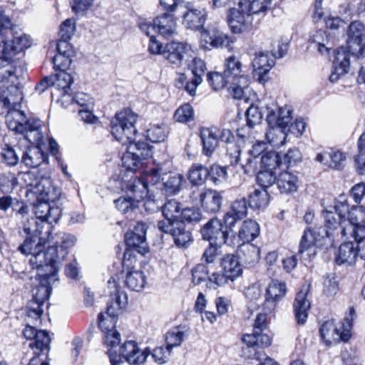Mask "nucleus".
Listing matches in <instances>:
<instances>
[{
	"label": "nucleus",
	"mask_w": 365,
	"mask_h": 365,
	"mask_svg": "<svg viewBox=\"0 0 365 365\" xmlns=\"http://www.w3.org/2000/svg\"><path fill=\"white\" fill-rule=\"evenodd\" d=\"M44 241V237L38 240H27L18 247V250L23 255H31L29 263L33 269H37L38 284L33 289L34 297L30 302H36L41 305H43L50 296L51 284L58 281L59 270L56 265L47 263V261L56 262L53 256L57 253V250L55 247H51L47 253H43L42 245Z\"/></svg>",
	"instance_id": "f257e3e1"
},
{
	"label": "nucleus",
	"mask_w": 365,
	"mask_h": 365,
	"mask_svg": "<svg viewBox=\"0 0 365 365\" xmlns=\"http://www.w3.org/2000/svg\"><path fill=\"white\" fill-rule=\"evenodd\" d=\"M34 204L35 218L29 220L24 226L25 233L29 235L25 240L44 237L43 245L49 242L51 234L50 225L57 222L61 215V209L55 204L51 205L46 201L34 198L30 200Z\"/></svg>",
	"instance_id": "f03ea898"
},
{
	"label": "nucleus",
	"mask_w": 365,
	"mask_h": 365,
	"mask_svg": "<svg viewBox=\"0 0 365 365\" xmlns=\"http://www.w3.org/2000/svg\"><path fill=\"white\" fill-rule=\"evenodd\" d=\"M30 45L27 36L14 27L7 16L0 13V59L9 62Z\"/></svg>",
	"instance_id": "7ed1b4c3"
},
{
	"label": "nucleus",
	"mask_w": 365,
	"mask_h": 365,
	"mask_svg": "<svg viewBox=\"0 0 365 365\" xmlns=\"http://www.w3.org/2000/svg\"><path fill=\"white\" fill-rule=\"evenodd\" d=\"M118 279V276L115 275L108 280V294L110 302L106 312L98 316V327L104 334L115 330L117 317L128 302L126 294L119 289L117 284Z\"/></svg>",
	"instance_id": "20e7f679"
},
{
	"label": "nucleus",
	"mask_w": 365,
	"mask_h": 365,
	"mask_svg": "<svg viewBox=\"0 0 365 365\" xmlns=\"http://www.w3.org/2000/svg\"><path fill=\"white\" fill-rule=\"evenodd\" d=\"M6 122L9 130L25 135L29 142H38L42 138L39 132L41 122L38 120H27L25 114L19 110H12L6 115Z\"/></svg>",
	"instance_id": "39448f33"
},
{
	"label": "nucleus",
	"mask_w": 365,
	"mask_h": 365,
	"mask_svg": "<svg viewBox=\"0 0 365 365\" xmlns=\"http://www.w3.org/2000/svg\"><path fill=\"white\" fill-rule=\"evenodd\" d=\"M138 117L132 110L127 108L117 113L115 120L111 122V134L123 145L135 140V123Z\"/></svg>",
	"instance_id": "423d86ee"
},
{
	"label": "nucleus",
	"mask_w": 365,
	"mask_h": 365,
	"mask_svg": "<svg viewBox=\"0 0 365 365\" xmlns=\"http://www.w3.org/2000/svg\"><path fill=\"white\" fill-rule=\"evenodd\" d=\"M331 231L322 226L304 230L299 243L298 255L303 260H311L317 254V248L324 245Z\"/></svg>",
	"instance_id": "0eeeda50"
},
{
	"label": "nucleus",
	"mask_w": 365,
	"mask_h": 365,
	"mask_svg": "<svg viewBox=\"0 0 365 365\" xmlns=\"http://www.w3.org/2000/svg\"><path fill=\"white\" fill-rule=\"evenodd\" d=\"M126 145L127 151L122 156L123 166L126 170L134 173L143 165L142 160L152 157L153 146L140 140L128 142Z\"/></svg>",
	"instance_id": "6e6552de"
},
{
	"label": "nucleus",
	"mask_w": 365,
	"mask_h": 365,
	"mask_svg": "<svg viewBox=\"0 0 365 365\" xmlns=\"http://www.w3.org/2000/svg\"><path fill=\"white\" fill-rule=\"evenodd\" d=\"M122 189L130 192L131 195L128 197H119L114 203L119 211L126 213L138 207V203L145 196V189L143 184L135 177H131L129 180L125 181L122 185Z\"/></svg>",
	"instance_id": "1a4fd4ad"
},
{
	"label": "nucleus",
	"mask_w": 365,
	"mask_h": 365,
	"mask_svg": "<svg viewBox=\"0 0 365 365\" xmlns=\"http://www.w3.org/2000/svg\"><path fill=\"white\" fill-rule=\"evenodd\" d=\"M140 30L146 35H152V33L157 32L160 36L168 38L175 34L177 24L173 14H164L157 16L153 21H142L140 23Z\"/></svg>",
	"instance_id": "9d476101"
},
{
	"label": "nucleus",
	"mask_w": 365,
	"mask_h": 365,
	"mask_svg": "<svg viewBox=\"0 0 365 365\" xmlns=\"http://www.w3.org/2000/svg\"><path fill=\"white\" fill-rule=\"evenodd\" d=\"M229 227L225 224L224 219L220 220L216 217L210 219L200 229V234L203 240L209 241L210 243H215L216 245H222L228 242Z\"/></svg>",
	"instance_id": "9b49d317"
},
{
	"label": "nucleus",
	"mask_w": 365,
	"mask_h": 365,
	"mask_svg": "<svg viewBox=\"0 0 365 365\" xmlns=\"http://www.w3.org/2000/svg\"><path fill=\"white\" fill-rule=\"evenodd\" d=\"M351 323L346 319L343 323L335 324L334 320L325 322L320 328L321 337L327 343L347 341L351 336Z\"/></svg>",
	"instance_id": "f8f14e48"
},
{
	"label": "nucleus",
	"mask_w": 365,
	"mask_h": 365,
	"mask_svg": "<svg viewBox=\"0 0 365 365\" xmlns=\"http://www.w3.org/2000/svg\"><path fill=\"white\" fill-rule=\"evenodd\" d=\"M158 228L162 232L170 234L175 245L180 248H187L193 241L192 233L182 221H159Z\"/></svg>",
	"instance_id": "ddd939ff"
},
{
	"label": "nucleus",
	"mask_w": 365,
	"mask_h": 365,
	"mask_svg": "<svg viewBox=\"0 0 365 365\" xmlns=\"http://www.w3.org/2000/svg\"><path fill=\"white\" fill-rule=\"evenodd\" d=\"M347 48L348 54L363 56L365 55V26L359 21L351 22L347 31Z\"/></svg>",
	"instance_id": "4468645a"
},
{
	"label": "nucleus",
	"mask_w": 365,
	"mask_h": 365,
	"mask_svg": "<svg viewBox=\"0 0 365 365\" xmlns=\"http://www.w3.org/2000/svg\"><path fill=\"white\" fill-rule=\"evenodd\" d=\"M243 6V4L240 0L237 7L230 9L227 22L233 33L241 34L255 26L253 18L249 15V12Z\"/></svg>",
	"instance_id": "2eb2a0df"
},
{
	"label": "nucleus",
	"mask_w": 365,
	"mask_h": 365,
	"mask_svg": "<svg viewBox=\"0 0 365 365\" xmlns=\"http://www.w3.org/2000/svg\"><path fill=\"white\" fill-rule=\"evenodd\" d=\"M334 210L335 212L327 210L323 212L325 227L331 232L346 221V216L349 211V205L347 197L344 195H339L336 200Z\"/></svg>",
	"instance_id": "dca6fc26"
},
{
	"label": "nucleus",
	"mask_w": 365,
	"mask_h": 365,
	"mask_svg": "<svg viewBox=\"0 0 365 365\" xmlns=\"http://www.w3.org/2000/svg\"><path fill=\"white\" fill-rule=\"evenodd\" d=\"M177 16L182 18V24L188 29H198L202 28L206 21L207 12L203 9L195 8L191 3L178 6Z\"/></svg>",
	"instance_id": "f3484780"
},
{
	"label": "nucleus",
	"mask_w": 365,
	"mask_h": 365,
	"mask_svg": "<svg viewBox=\"0 0 365 365\" xmlns=\"http://www.w3.org/2000/svg\"><path fill=\"white\" fill-rule=\"evenodd\" d=\"M351 236L357 242H365V207L353 206L346 213Z\"/></svg>",
	"instance_id": "a211bd4d"
},
{
	"label": "nucleus",
	"mask_w": 365,
	"mask_h": 365,
	"mask_svg": "<svg viewBox=\"0 0 365 365\" xmlns=\"http://www.w3.org/2000/svg\"><path fill=\"white\" fill-rule=\"evenodd\" d=\"M76 242V238L75 236L68 234V233H59L56 235L55 237V242L53 245H49L46 250H44L45 245L48 243L46 242L43 247L42 252L43 253H47L48 250L51 247H55L57 250V253L53 256V259L58 260L56 262H48V264H55L57 268L59 269L61 265L62 261L64 259L68 252L66 251L67 249L73 247Z\"/></svg>",
	"instance_id": "6ab92c4d"
},
{
	"label": "nucleus",
	"mask_w": 365,
	"mask_h": 365,
	"mask_svg": "<svg viewBox=\"0 0 365 365\" xmlns=\"http://www.w3.org/2000/svg\"><path fill=\"white\" fill-rule=\"evenodd\" d=\"M119 354L116 353V355L120 356L123 361L124 359L133 365L143 364L149 355V350L148 349L144 350L140 349L138 344L132 340L127 341L123 344L119 348Z\"/></svg>",
	"instance_id": "aec40b11"
},
{
	"label": "nucleus",
	"mask_w": 365,
	"mask_h": 365,
	"mask_svg": "<svg viewBox=\"0 0 365 365\" xmlns=\"http://www.w3.org/2000/svg\"><path fill=\"white\" fill-rule=\"evenodd\" d=\"M119 354L116 353V355L120 356L123 361L124 359L133 365L143 364L149 355V350L148 349L144 350L140 349L138 344L132 340L127 341L123 344L119 348Z\"/></svg>",
	"instance_id": "412c9836"
},
{
	"label": "nucleus",
	"mask_w": 365,
	"mask_h": 365,
	"mask_svg": "<svg viewBox=\"0 0 365 365\" xmlns=\"http://www.w3.org/2000/svg\"><path fill=\"white\" fill-rule=\"evenodd\" d=\"M22 184L25 185V195L28 200H34L37 194L42 192L43 189L48 182V178H39L33 171L22 173L19 175Z\"/></svg>",
	"instance_id": "4be33fe9"
},
{
	"label": "nucleus",
	"mask_w": 365,
	"mask_h": 365,
	"mask_svg": "<svg viewBox=\"0 0 365 365\" xmlns=\"http://www.w3.org/2000/svg\"><path fill=\"white\" fill-rule=\"evenodd\" d=\"M286 283L279 280H272L266 290V298L263 304L264 310L271 312L276 307L277 303L282 300L287 294Z\"/></svg>",
	"instance_id": "5701e85b"
},
{
	"label": "nucleus",
	"mask_w": 365,
	"mask_h": 365,
	"mask_svg": "<svg viewBox=\"0 0 365 365\" xmlns=\"http://www.w3.org/2000/svg\"><path fill=\"white\" fill-rule=\"evenodd\" d=\"M201 40L206 48L227 47L230 45L229 36L218 29L209 28L201 33Z\"/></svg>",
	"instance_id": "b1692460"
},
{
	"label": "nucleus",
	"mask_w": 365,
	"mask_h": 365,
	"mask_svg": "<svg viewBox=\"0 0 365 365\" xmlns=\"http://www.w3.org/2000/svg\"><path fill=\"white\" fill-rule=\"evenodd\" d=\"M358 243V247L355 248L353 242H348L340 245L335 257V261L339 265L351 266L354 264L359 252H364L365 247H361Z\"/></svg>",
	"instance_id": "393cba45"
},
{
	"label": "nucleus",
	"mask_w": 365,
	"mask_h": 365,
	"mask_svg": "<svg viewBox=\"0 0 365 365\" xmlns=\"http://www.w3.org/2000/svg\"><path fill=\"white\" fill-rule=\"evenodd\" d=\"M349 58V54L344 47H340L336 51L333 62L334 71L329 76L330 82L336 83L341 76L348 72L350 65Z\"/></svg>",
	"instance_id": "a878e982"
},
{
	"label": "nucleus",
	"mask_w": 365,
	"mask_h": 365,
	"mask_svg": "<svg viewBox=\"0 0 365 365\" xmlns=\"http://www.w3.org/2000/svg\"><path fill=\"white\" fill-rule=\"evenodd\" d=\"M247 215V203L245 197L235 200L231 205L230 210L224 215V222L232 230L238 220Z\"/></svg>",
	"instance_id": "bb28decb"
},
{
	"label": "nucleus",
	"mask_w": 365,
	"mask_h": 365,
	"mask_svg": "<svg viewBox=\"0 0 365 365\" xmlns=\"http://www.w3.org/2000/svg\"><path fill=\"white\" fill-rule=\"evenodd\" d=\"M267 122L269 126L289 125L292 121V111L290 109L284 108H278L277 106L266 107Z\"/></svg>",
	"instance_id": "cd10ccee"
},
{
	"label": "nucleus",
	"mask_w": 365,
	"mask_h": 365,
	"mask_svg": "<svg viewBox=\"0 0 365 365\" xmlns=\"http://www.w3.org/2000/svg\"><path fill=\"white\" fill-rule=\"evenodd\" d=\"M188 66L191 70L193 77L190 80V83H186L185 91L190 96H194L197 87L202 83V76L205 73L206 66L204 61L197 57L192 58L188 63Z\"/></svg>",
	"instance_id": "c85d7f7f"
},
{
	"label": "nucleus",
	"mask_w": 365,
	"mask_h": 365,
	"mask_svg": "<svg viewBox=\"0 0 365 365\" xmlns=\"http://www.w3.org/2000/svg\"><path fill=\"white\" fill-rule=\"evenodd\" d=\"M244 9L249 12L253 18L255 26H257L262 18H263L272 6L271 0H241Z\"/></svg>",
	"instance_id": "c756f323"
},
{
	"label": "nucleus",
	"mask_w": 365,
	"mask_h": 365,
	"mask_svg": "<svg viewBox=\"0 0 365 365\" xmlns=\"http://www.w3.org/2000/svg\"><path fill=\"white\" fill-rule=\"evenodd\" d=\"M189 50L190 46L187 43L172 41L164 46L163 56L170 63L179 64Z\"/></svg>",
	"instance_id": "7c9ffc66"
},
{
	"label": "nucleus",
	"mask_w": 365,
	"mask_h": 365,
	"mask_svg": "<svg viewBox=\"0 0 365 365\" xmlns=\"http://www.w3.org/2000/svg\"><path fill=\"white\" fill-rule=\"evenodd\" d=\"M198 197L201 206L205 212L216 213L220 210L222 196L217 191L214 190L202 191Z\"/></svg>",
	"instance_id": "2f4dec72"
},
{
	"label": "nucleus",
	"mask_w": 365,
	"mask_h": 365,
	"mask_svg": "<svg viewBox=\"0 0 365 365\" xmlns=\"http://www.w3.org/2000/svg\"><path fill=\"white\" fill-rule=\"evenodd\" d=\"M216 136L219 141L224 142L231 147L227 148V155L230 158V164H237L240 160V150L238 146L234 143L235 136L230 129L220 128L217 127Z\"/></svg>",
	"instance_id": "473e14b6"
},
{
	"label": "nucleus",
	"mask_w": 365,
	"mask_h": 365,
	"mask_svg": "<svg viewBox=\"0 0 365 365\" xmlns=\"http://www.w3.org/2000/svg\"><path fill=\"white\" fill-rule=\"evenodd\" d=\"M307 289H301L295 297L293 303V309L296 320L299 324H303L308 317V309L310 302L307 299Z\"/></svg>",
	"instance_id": "72a5a7b5"
},
{
	"label": "nucleus",
	"mask_w": 365,
	"mask_h": 365,
	"mask_svg": "<svg viewBox=\"0 0 365 365\" xmlns=\"http://www.w3.org/2000/svg\"><path fill=\"white\" fill-rule=\"evenodd\" d=\"M71 46L68 42L59 41L57 43L58 53L53 58V68L56 70L66 71L70 67L71 64Z\"/></svg>",
	"instance_id": "f704fd0d"
},
{
	"label": "nucleus",
	"mask_w": 365,
	"mask_h": 365,
	"mask_svg": "<svg viewBox=\"0 0 365 365\" xmlns=\"http://www.w3.org/2000/svg\"><path fill=\"white\" fill-rule=\"evenodd\" d=\"M275 64V58L267 52H259L255 54L252 60V66L256 75L261 78L263 75L267 74Z\"/></svg>",
	"instance_id": "c9c22d12"
},
{
	"label": "nucleus",
	"mask_w": 365,
	"mask_h": 365,
	"mask_svg": "<svg viewBox=\"0 0 365 365\" xmlns=\"http://www.w3.org/2000/svg\"><path fill=\"white\" fill-rule=\"evenodd\" d=\"M237 257L246 265L252 266L259 259V249L251 243H242L238 246Z\"/></svg>",
	"instance_id": "e433bc0d"
},
{
	"label": "nucleus",
	"mask_w": 365,
	"mask_h": 365,
	"mask_svg": "<svg viewBox=\"0 0 365 365\" xmlns=\"http://www.w3.org/2000/svg\"><path fill=\"white\" fill-rule=\"evenodd\" d=\"M217 127L203 128L200 133L202 142V151L206 156H210L219 145V139L216 136Z\"/></svg>",
	"instance_id": "4c0bfd02"
},
{
	"label": "nucleus",
	"mask_w": 365,
	"mask_h": 365,
	"mask_svg": "<svg viewBox=\"0 0 365 365\" xmlns=\"http://www.w3.org/2000/svg\"><path fill=\"white\" fill-rule=\"evenodd\" d=\"M277 185L282 193L297 192L299 187V178L297 175L289 171L282 172L277 180Z\"/></svg>",
	"instance_id": "58836bf2"
},
{
	"label": "nucleus",
	"mask_w": 365,
	"mask_h": 365,
	"mask_svg": "<svg viewBox=\"0 0 365 365\" xmlns=\"http://www.w3.org/2000/svg\"><path fill=\"white\" fill-rule=\"evenodd\" d=\"M46 158V155L37 146H31L26 151H22L21 162L29 168L39 166Z\"/></svg>",
	"instance_id": "ea45409f"
},
{
	"label": "nucleus",
	"mask_w": 365,
	"mask_h": 365,
	"mask_svg": "<svg viewBox=\"0 0 365 365\" xmlns=\"http://www.w3.org/2000/svg\"><path fill=\"white\" fill-rule=\"evenodd\" d=\"M260 228L259 224L252 220H245L237 233L239 240L242 243H250L259 235Z\"/></svg>",
	"instance_id": "a19ab883"
},
{
	"label": "nucleus",
	"mask_w": 365,
	"mask_h": 365,
	"mask_svg": "<svg viewBox=\"0 0 365 365\" xmlns=\"http://www.w3.org/2000/svg\"><path fill=\"white\" fill-rule=\"evenodd\" d=\"M222 266L227 277L231 281L235 280L242 272L240 259L233 255L225 256L222 259Z\"/></svg>",
	"instance_id": "79ce46f5"
},
{
	"label": "nucleus",
	"mask_w": 365,
	"mask_h": 365,
	"mask_svg": "<svg viewBox=\"0 0 365 365\" xmlns=\"http://www.w3.org/2000/svg\"><path fill=\"white\" fill-rule=\"evenodd\" d=\"M125 284L130 290L140 292L146 284V277L140 270H130L126 274Z\"/></svg>",
	"instance_id": "37998d69"
},
{
	"label": "nucleus",
	"mask_w": 365,
	"mask_h": 365,
	"mask_svg": "<svg viewBox=\"0 0 365 365\" xmlns=\"http://www.w3.org/2000/svg\"><path fill=\"white\" fill-rule=\"evenodd\" d=\"M288 125L271 127L265 136L267 141L274 147H280L284 144L287 135Z\"/></svg>",
	"instance_id": "c03bdc74"
},
{
	"label": "nucleus",
	"mask_w": 365,
	"mask_h": 365,
	"mask_svg": "<svg viewBox=\"0 0 365 365\" xmlns=\"http://www.w3.org/2000/svg\"><path fill=\"white\" fill-rule=\"evenodd\" d=\"M53 86L58 90L62 91V96L66 98H71L70 96V86L73 82V77L66 71L59 70L54 76Z\"/></svg>",
	"instance_id": "a18cd8bd"
},
{
	"label": "nucleus",
	"mask_w": 365,
	"mask_h": 365,
	"mask_svg": "<svg viewBox=\"0 0 365 365\" xmlns=\"http://www.w3.org/2000/svg\"><path fill=\"white\" fill-rule=\"evenodd\" d=\"M180 203L175 199L168 200L162 207L163 215L165 220L163 221L180 222L178 217L181 215Z\"/></svg>",
	"instance_id": "49530a36"
},
{
	"label": "nucleus",
	"mask_w": 365,
	"mask_h": 365,
	"mask_svg": "<svg viewBox=\"0 0 365 365\" xmlns=\"http://www.w3.org/2000/svg\"><path fill=\"white\" fill-rule=\"evenodd\" d=\"M209 174V170L206 167L196 163L190 168L188 178L192 184L200 185L205 182Z\"/></svg>",
	"instance_id": "de8ad7c7"
},
{
	"label": "nucleus",
	"mask_w": 365,
	"mask_h": 365,
	"mask_svg": "<svg viewBox=\"0 0 365 365\" xmlns=\"http://www.w3.org/2000/svg\"><path fill=\"white\" fill-rule=\"evenodd\" d=\"M125 241L128 247H135L137 251L141 255L148 252L145 237L136 234V232H127L125 235Z\"/></svg>",
	"instance_id": "09e8293b"
},
{
	"label": "nucleus",
	"mask_w": 365,
	"mask_h": 365,
	"mask_svg": "<svg viewBox=\"0 0 365 365\" xmlns=\"http://www.w3.org/2000/svg\"><path fill=\"white\" fill-rule=\"evenodd\" d=\"M225 75L229 77L231 80L234 78H239L240 76H247L242 74V63L239 59L235 56H231L228 57L225 63Z\"/></svg>",
	"instance_id": "8fccbe9b"
},
{
	"label": "nucleus",
	"mask_w": 365,
	"mask_h": 365,
	"mask_svg": "<svg viewBox=\"0 0 365 365\" xmlns=\"http://www.w3.org/2000/svg\"><path fill=\"white\" fill-rule=\"evenodd\" d=\"M249 204L254 209L265 208L269 204V194L265 189L255 190L249 195Z\"/></svg>",
	"instance_id": "3c124183"
},
{
	"label": "nucleus",
	"mask_w": 365,
	"mask_h": 365,
	"mask_svg": "<svg viewBox=\"0 0 365 365\" xmlns=\"http://www.w3.org/2000/svg\"><path fill=\"white\" fill-rule=\"evenodd\" d=\"M22 99L21 95L17 88L11 86L9 88L1 86H0V101H3L5 105L11 106L14 105L21 101Z\"/></svg>",
	"instance_id": "603ef678"
},
{
	"label": "nucleus",
	"mask_w": 365,
	"mask_h": 365,
	"mask_svg": "<svg viewBox=\"0 0 365 365\" xmlns=\"http://www.w3.org/2000/svg\"><path fill=\"white\" fill-rule=\"evenodd\" d=\"M22 151L19 146L6 144L2 148L1 155L4 162L9 166L16 165L19 162V154Z\"/></svg>",
	"instance_id": "864d4df0"
},
{
	"label": "nucleus",
	"mask_w": 365,
	"mask_h": 365,
	"mask_svg": "<svg viewBox=\"0 0 365 365\" xmlns=\"http://www.w3.org/2000/svg\"><path fill=\"white\" fill-rule=\"evenodd\" d=\"M248 76H240L239 78H234L230 82L228 88L230 95L236 99H241L244 96V89L249 86Z\"/></svg>",
	"instance_id": "5fc2aeb1"
},
{
	"label": "nucleus",
	"mask_w": 365,
	"mask_h": 365,
	"mask_svg": "<svg viewBox=\"0 0 365 365\" xmlns=\"http://www.w3.org/2000/svg\"><path fill=\"white\" fill-rule=\"evenodd\" d=\"M184 181L185 180L181 175L176 174L170 175L163 182V190L165 193L166 195L178 194L180 192Z\"/></svg>",
	"instance_id": "6e6d98bb"
},
{
	"label": "nucleus",
	"mask_w": 365,
	"mask_h": 365,
	"mask_svg": "<svg viewBox=\"0 0 365 365\" xmlns=\"http://www.w3.org/2000/svg\"><path fill=\"white\" fill-rule=\"evenodd\" d=\"M41 304L36 302H29L26 308V321L36 325L41 321L43 310Z\"/></svg>",
	"instance_id": "4d7b16f0"
},
{
	"label": "nucleus",
	"mask_w": 365,
	"mask_h": 365,
	"mask_svg": "<svg viewBox=\"0 0 365 365\" xmlns=\"http://www.w3.org/2000/svg\"><path fill=\"white\" fill-rule=\"evenodd\" d=\"M144 175L143 180H139L143 184L145 189V196L148 193V185H157L161 180L162 170L158 168H151L142 172ZM138 180V178H137Z\"/></svg>",
	"instance_id": "13d9d810"
},
{
	"label": "nucleus",
	"mask_w": 365,
	"mask_h": 365,
	"mask_svg": "<svg viewBox=\"0 0 365 365\" xmlns=\"http://www.w3.org/2000/svg\"><path fill=\"white\" fill-rule=\"evenodd\" d=\"M207 81L214 91L223 89L231 79L223 73L219 72H210L207 75Z\"/></svg>",
	"instance_id": "bf43d9fd"
},
{
	"label": "nucleus",
	"mask_w": 365,
	"mask_h": 365,
	"mask_svg": "<svg viewBox=\"0 0 365 365\" xmlns=\"http://www.w3.org/2000/svg\"><path fill=\"white\" fill-rule=\"evenodd\" d=\"M309 42L317 48L318 51L324 54L328 51V36L323 30L316 31L310 37Z\"/></svg>",
	"instance_id": "052dcab7"
},
{
	"label": "nucleus",
	"mask_w": 365,
	"mask_h": 365,
	"mask_svg": "<svg viewBox=\"0 0 365 365\" xmlns=\"http://www.w3.org/2000/svg\"><path fill=\"white\" fill-rule=\"evenodd\" d=\"M42 190V192L38 193L35 198L46 201L48 203H54L59 199L61 190L58 188L52 187L49 179L48 185H46Z\"/></svg>",
	"instance_id": "680f3d73"
},
{
	"label": "nucleus",
	"mask_w": 365,
	"mask_h": 365,
	"mask_svg": "<svg viewBox=\"0 0 365 365\" xmlns=\"http://www.w3.org/2000/svg\"><path fill=\"white\" fill-rule=\"evenodd\" d=\"M212 269L213 265L207 266L204 264L196 265L192 270V282L195 284H199L209 279V274Z\"/></svg>",
	"instance_id": "e2e57ef3"
},
{
	"label": "nucleus",
	"mask_w": 365,
	"mask_h": 365,
	"mask_svg": "<svg viewBox=\"0 0 365 365\" xmlns=\"http://www.w3.org/2000/svg\"><path fill=\"white\" fill-rule=\"evenodd\" d=\"M34 339V342L31 343L29 345L31 349L35 347L41 351L48 349L51 339L47 331L43 330L38 331L36 333Z\"/></svg>",
	"instance_id": "0e129e2a"
},
{
	"label": "nucleus",
	"mask_w": 365,
	"mask_h": 365,
	"mask_svg": "<svg viewBox=\"0 0 365 365\" xmlns=\"http://www.w3.org/2000/svg\"><path fill=\"white\" fill-rule=\"evenodd\" d=\"M263 113L257 106L251 105L246 111L247 125L254 128L259 125L262 119Z\"/></svg>",
	"instance_id": "69168bd1"
},
{
	"label": "nucleus",
	"mask_w": 365,
	"mask_h": 365,
	"mask_svg": "<svg viewBox=\"0 0 365 365\" xmlns=\"http://www.w3.org/2000/svg\"><path fill=\"white\" fill-rule=\"evenodd\" d=\"M257 180L261 187L267 188L277 183V178L273 170L265 169L258 173Z\"/></svg>",
	"instance_id": "338daca9"
},
{
	"label": "nucleus",
	"mask_w": 365,
	"mask_h": 365,
	"mask_svg": "<svg viewBox=\"0 0 365 365\" xmlns=\"http://www.w3.org/2000/svg\"><path fill=\"white\" fill-rule=\"evenodd\" d=\"M261 163L266 170H273L279 165V158L275 151H267L261 157Z\"/></svg>",
	"instance_id": "774afa93"
}]
</instances>
